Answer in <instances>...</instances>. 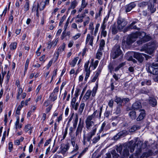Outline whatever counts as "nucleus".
Instances as JSON below:
<instances>
[{
    "mask_svg": "<svg viewBox=\"0 0 158 158\" xmlns=\"http://www.w3.org/2000/svg\"><path fill=\"white\" fill-rule=\"evenodd\" d=\"M102 110V107H100L99 111L95 110L92 114L87 116L85 121L87 130H90L91 127L94 125V121L96 118H101Z\"/></svg>",
    "mask_w": 158,
    "mask_h": 158,
    "instance_id": "1",
    "label": "nucleus"
},
{
    "mask_svg": "<svg viewBox=\"0 0 158 158\" xmlns=\"http://www.w3.org/2000/svg\"><path fill=\"white\" fill-rule=\"evenodd\" d=\"M79 103L77 102L76 103H75L73 104H71V105L72 107L75 110H77L78 107L79 106Z\"/></svg>",
    "mask_w": 158,
    "mask_h": 158,
    "instance_id": "45",
    "label": "nucleus"
},
{
    "mask_svg": "<svg viewBox=\"0 0 158 158\" xmlns=\"http://www.w3.org/2000/svg\"><path fill=\"white\" fill-rule=\"evenodd\" d=\"M78 121V116L77 115H76V117L75 118L74 122L73 123V127L74 128V129H75L77 126V122Z\"/></svg>",
    "mask_w": 158,
    "mask_h": 158,
    "instance_id": "44",
    "label": "nucleus"
},
{
    "mask_svg": "<svg viewBox=\"0 0 158 158\" xmlns=\"http://www.w3.org/2000/svg\"><path fill=\"white\" fill-rule=\"evenodd\" d=\"M129 115L131 118L132 119H135L136 117V113L135 111H132L129 113Z\"/></svg>",
    "mask_w": 158,
    "mask_h": 158,
    "instance_id": "37",
    "label": "nucleus"
},
{
    "mask_svg": "<svg viewBox=\"0 0 158 158\" xmlns=\"http://www.w3.org/2000/svg\"><path fill=\"white\" fill-rule=\"evenodd\" d=\"M111 153L113 157L114 158H117L119 156V155L116 153L114 150H112Z\"/></svg>",
    "mask_w": 158,
    "mask_h": 158,
    "instance_id": "47",
    "label": "nucleus"
},
{
    "mask_svg": "<svg viewBox=\"0 0 158 158\" xmlns=\"http://www.w3.org/2000/svg\"><path fill=\"white\" fill-rule=\"evenodd\" d=\"M150 104L153 107L157 105L156 100L154 98H150L149 100Z\"/></svg>",
    "mask_w": 158,
    "mask_h": 158,
    "instance_id": "30",
    "label": "nucleus"
},
{
    "mask_svg": "<svg viewBox=\"0 0 158 158\" xmlns=\"http://www.w3.org/2000/svg\"><path fill=\"white\" fill-rule=\"evenodd\" d=\"M116 98L114 100V101L116 102L117 104H119L120 105H121L123 102V99H121L119 97H118L117 96L116 97Z\"/></svg>",
    "mask_w": 158,
    "mask_h": 158,
    "instance_id": "42",
    "label": "nucleus"
},
{
    "mask_svg": "<svg viewBox=\"0 0 158 158\" xmlns=\"http://www.w3.org/2000/svg\"><path fill=\"white\" fill-rule=\"evenodd\" d=\"M89 61H88L86 62L84 65V70L86 72V73L90 74L91 71L90 70V65L89 67Z\"/></svg>",
    "mask_w": 158,
    "mask_h": 158,
    "instance_id": "22",
    "label": "nucleus"
},
{
    "mask_svg": "<svg viewBox=\"0 0 158 158\" xmlns=\"http://www.w3.org/2000/svg\"><path fill=\"white\" fill-rule=\"evenodd\" d=\"M59 88L57 87H56L53 90V92L51 94V96H53L55 94L57 95V93L59 91Z\"/></svg>",
    "mask_w": 158,
    "mask_h": 158,
    "instance_id": "48",
    "label": "nucleus"
},
{
    "mask_svg": "<svg viewBox=\"0 0 158 158\" xmlns=\"http://www.w3.org/2000/svg\"><path fill=\"white\" fill-rule=\"evenodd\" d=\"M81 34L80 33H77L75 35L73 36L72 38L74 40H76L80 37Z\"/></svg>",
    "mask_w": 158,
    "mask_h": 158,
    "instance_id": "50",
    "label": "nucleus"
},
{
    "mask_svg": "<svg viewBox=\"0 0 158 158\" xmlns=\"http://www.w3.org/2000/svg\"><path fill=\"white\" fill-rule=\"evenodd\" d=\"M106 123L105 122L103 123L102 124L100 130H99V132L101 133L102 132V131L103 130L104 128L106 125Z\"/></svg>",
    "mask_w": 158,
    "mask_h": 158,
    "instance_id": "57",
    "label": "nucleus"
},
{
    "mask_svg": "<svg viewBox=\"0 0 158 158\" xmlns=\"http://www.w3.org/2000/svg\"><path fill=\"white\" fill-rule=\"evenodd\" d=\"M123 132H120L118 133V134L114 137V139L115 140H117L118 138H120V136H122Z\"/></svg>",
    "mask_w": 158,
    "mask_h": 158,
    "instance_id": "53",
    "label": "nucleus"
},
{
    "mask_svg": "<svg viewBox=\"0 0 158 158\" xmlns=\"http://www.w3.org/2000/svg\"><path fill=\"white\" fill-rule=\"evenodd\" d=\"M71 143L73 147L74 150L76 151L78 149V146L77 144H75V142Z\"/></svg>",
    "mask_w": 158,
    "mask_h": 158,
    "instance_id": "56",
    "label": "nucleus"
},
{
    "mask_svg": "<svg viewBox=\"0 0 158 158\" xmlns=\"http://www.w3.org/2000/svg\"><path fill=\"white\" fill-rule=\"evenodd\" d=\"M58 41V39L56 38L53 40L52 42L49 41L48 43V46L47 47V48L50 49L52 46H55L56 45Z\"/></svg>",
    "mask_w": 158,
    "mask_h": 158,
    "instance_id": "17",
    "label": "nucleus"
},
{
    "mask_svg": "<svg viewBox=\"0 0 158 158\" xmlns=\"http://www.w3.org/2000/svg\"><path fill=\"white\" fill-rule=\"evenodd\" d=\"M33 127L30 124H28L25 126L24 127V131L26 132H28L29 134L32 132V131Z\"/></svg>",
    "mask_w": 158,
    "mask_h": 158,
    "instance_id": "24",
    "label": "nucleus"
},
{
    "mask_svg": "<svg viewBox=\"0 0 158 158\" xmlns=\"http://www.w3.org/2000/svg\"><path fill=\"white\" fill-rule=\"evenodd\" d=\"M142 56H144L147 60L149 59L150 57V56L147 55L143 53H140L138 52H135L134 54V57L137 59L140 62H142L144 59V57Z\"/></svg>",
    "mask_w": 158,
    "mask_h": 158,
    "instance_id": "6",
    "label": "nucleus"
},
{
    "mask_svg": "<svg viewBox=\"0 0 158 158\" xmlns=\"http://www.w3.org/2000/svg\"><path fill=\"white\" fill-rule=\"evenodd\" d=\"M151 37L148 35L146 34V33L143 31L140 32L139 36L140 40L137 41V44L140 45L150 41L151 40Z\"/></svg>",
    "mask_w": 158,
    "mask_h": 158,
    "instance_id": "3",
    "label": "nucleus"
},
{
    "mask_svg": "<svg viewBox=\"0 0 158 158\" xmlns=\"http://www.w3.org/2000/svg\"><path fill=\"white\" fill-rule=\"evenodd\" d=\"M94 59H91V62L90 64V67L93 66L94 68L93 70L95 69L97 67L98 63V60H95L94 62Z\"/></svg>",
    "mask_w": 158,
    "mask_h": 158,
    "instance_id": "29",
    "label": "nucleus"
},
{
    "mask_svg": "<svg viewBox=\"0 0 158 158\" xmlns=\"http://www.w3.org/2000/svg\"><path fill=\"white\" fill-rule=\"evenodd\" d=\"M141 152V149H139L138 151H136L135 154V157H134L133 155H131L129 158H137L138 156Z\"/></svg>",
    "mask_w": 158,
    "mask_h": 158,
    "instance_id": "43",
    "label": "nucleus"
},
{
    "mask_svg": "<svg viewBox=\"0 0 158 158\" xmlns=\"http://www.w3.org/2000/svg\"><path fill=\"white\" fill-rule=\"evenodd\" d=\"M118 28L117 29L115 24H114L112 26L111 31L113 34H115L118 32Z\"/></svg>",
    "mask_w": 158,
    "mask_h": 158,
    "instance_id": "34",
    "label": "nucleus"
},
{
    "mask_svg": "<svg viewBox=\"0 0 158 158\" xmlns=\"http://www.w3.org/2000/svg\"><path fill=\"white\" fill-rule=\"evenodd\" d=\"M17 43L16 42L11 43L10 44V49L15 50L17 47Z\"/></svg>",
    "mask_w": 158,
    "mask_h": 158,
    "instance_id": "49",
    "label": "nucleus"
},
{
    "mask_svg": "<svg viewBox=\"0 0 158 158\" xmlns=\"http://www.w3.org/2000/svg\"><path fill=\"white\" fill-rule=\"evenodd\" d=\"M69 148V144L68 143L66 144H63L61 145L59 150L57 152V153H61L63 155H64Z\"/></svg>",
    "mask_w": 158,
    "mask_h": 158,
    "instance_id": "7",
    "label": "nucleus"
},
{
    "mask_svg": "<svg viewBox=\"0 0 158 158\" xmlns=\"http://www.w3.org/2000/svg\"><path fill=\"white\" fill-rule=\"evenodd\" d=\"M139 110L141 112L136 119L138 121H139L143 119L146 116L145 112L144 110L140 109Z\"/></svg>",
    "mask_w": 158,
    "mask_h": 158,
    "instance_id": "15",
    "label": "nucleus"
},
{
    "mask_svg": "<svg viewBox=\"0 0 158 158\" xmlns=\"http://www.w3.org/2000/svg\"><path fill=\"white\" fill-rule=\"evenodd\" d=\"M122 52L120 49V46L118 45H115L113 47L112 51V57L113 59H115L121 55Z\"/></svg>",
    "mask_w": 158,
    "mask_h": 158,
    "instance_id": "4",
    "label": "nucleus"
},
{
    "mask_svg": "<svg viewBox=\"0 0 158 158\" xmlns=\"http://www.w3.org/2000/svg\"><path fill=\"white\" fill-rule=\"evenodd\" d=\"M24 106V101H21V105H19L18 106V107L17 109V110H20L22 108V107L23 106Z\"/></svg>",
    "mask_w": 158,
    "mask_h": 158,
    "instance_id": "55",
    "label": "nucleus"
},
{
    "mask_svg": "<svg viewBox=\"0 0 158 158\" xmlns=\"http://www.w3.org/2000/svg\"><path fill=\"white\" fill-rule=\"evenodd\" d=\"M137 23L136 21H134L132 22L128 27V28L130 29H138L136 25L135 24Z\"/></svg>",
    "mask_w": 158,
    "mask_h": 158,
    "instance_id": "33",
    "label": "nucleus"
},
{
    "mask_svg": "<svg viewBox=\"0 0 158 158\" xmlns=\"http://www.w3.org/2000/svg\"><path fill=\"white\" fill-rule=\"evenodd\" d=\"M151 84V81L150 80H144L141 82L142 86L144 85H150Z\"/></svg>",
    "mask_w": 158,
    "mask_h": 158,
    "instance_id": "41",
    "label": "nucleus"
},
{
    "mask_svg": "<svg viewBox=\"0 0 158 158\" xmlns=\"http://www.w3.org/2000/svg\"><path fill=\"white\" fill-rule=\"evenodd\" d=\"M89 29L91 31V32H92V30H94V24L93 22H91L89 25Z\"/></svg>",
    "mask_w": 158,
    "mask_h": 158,
    "instance_id": "52",
    "label": "nucleus"
},
{
    "mask_svg": "<svg viewBox=\"0 0 158 158\" xmlns=\"http://www.w3.org/2000/svg\"><path fill=\"white\" fill-rule=\"evenodd\" d=\"M94 39V36L91 35L89 33L87 34L86 38V44H88L93 46Z\"/></svg>",
    "mask_w": 158,
    "mask_h": 158,
    "instance_id": "10",
    "label": "nucleus"
},
{
    "mask_svg": "<svg viewBox=\"0 0 158 158\" xmlns=\"http://www.w3.org/2000/svg\"><path fill=\"white\" fill-rule=\"evenodd\" d=\"M88 3L86 2L85 0H82L81 4V6L84 7L85 8L86 7Z\"/></svg>",
    "mask_w": 158,
    "mask_h": 158,
    "instance_id": "60",
    "label": "nucleus"
},
{
    "mask_svg": "<svg viewBox=\"0 0 158 158\" xmlns=\"http://www.w3.org/2000/svg\"><path fill=\"white\" fill-rule=\"evenodd\" d=\"M140 128V127L138 125H134L131 127L129 129V131L130 132H133L136 130L139 129Z\"/></svg>",
    "mask_w": 158,
    "mask_h": 158,
    "instance_id": "32",
    "label": "nucleus"
},
{
    "mask_svg": "<svg viewBox=\"0 0 158 158\" xmlns=\"http://www.w3.org/2000/svg\"><path fill=\"white\" fill-rule=\"evenodd\" d=\"M151 69H152V71L151 72V73L157 75L156 77V80L157 81H158V68H153L152 67H150L149 68V69L150 71H151Z\"/></svg>",
    "mask_w": 158,
    "mask_h": 158,
    "instance_id": "26",
    "label": "nucleus"
},
{
    "mask_svg": "<svg viewBox=\"0 0 158 158\" xmlns=\"http://www.w3.org/2000/svg\"><path fill=\"white\" fill-rule=\"evenodd\" d=\"M46 5H48V4H46L45 2L44 4H41V7H40V6L39 4V3H37V8L36 9V15L38 17L39 15V9L40 8V10H42L44 9L45 8Z\"/></svg>",
    "mask_w": 158,
    "mask_h": 158,
    "instance_id": "20",
    "label": "nucleus"
},
{
    "mask_svg": "<svg viewBox=\"0 0 158 158\" xmlns=\"http://www.w3.org/2000/svg\"><path fill=\"white\" fill-rule=\"evenodd\" d=\"M67 130H68V127H66L64 130V131L63 132V139H62V140L63 139H64L66 136V135L67 134Z\"/></svg>",
    "mask_w": 158,
    "mask_h": 158,
    "instance_id": "58",
    "label": "nucleus"
},
{
    "mask_svg": "<svg viewBox=\"0 0 158 158\" xmlns=\"http://www.w3.org/2000/svg\"><path fill=\"white\" fill-rule=\"evenodd\" d=\"M112 76L116 81H118L120 78L121 75L118 74H116L115 73H112Z\"/></svg>",
    "mask_w": 158,
    "mask_h": 158,
    "instance_id": "39",
    "label": "nucleus"
},
{
    "mask_svg": "<svg viewBox=\"0 0 158 158\" xmlns=\"http://www.w3.org/2000/svg\"><path fill=\"white\" fill-rule=\"evenodd\" d=\"M78 59L79 57H77L73 59L72 61L70 63V64L71 67H74L75 66Z\"/></svg>",
    "mask_w": 158,
    "mask_h": 158,
    "instance_id": "36",
    "label": "nucleus"
},
{
    "mask_svg": "<svg viewBox=\"0 0 158 158\" xmlns=\"http://www.w3.org/2000/svg\"><path fill=\"white\" fill-rule=\"evenodd\" d=\"M98 88V85H96V86L94 87L92 91L90 89L88 90L84 95L83 98L86 100H87L89 98L92 94V97H94L96 95Z\"/></svg>",
    "mask_w": 158,
    "mask_h": 158,
    "instance_id": "5",
    "label": "nucleus"
},
{
    "mask_svg": "<svg viewBox=\"0 0 158 158\" xmlns=\"http://www.w3.org/2000/svg\"><path fill=\"white\" fill-rule=\"evenodd\" d=\"M140 35V31H136L129 35L127 40L126 43L127 44L130 45L135 41L138 37H139Z\"/></svg>",
    "mask_w": 158,
    "mask_h": 158,
    "instance_id": "2",
    "label": "nucleus"
},
{
    "mask_svg": "<svg viewBox=\"0 0 158 158\" xmlns=\"http://www.w3.org/2000/svg\"><path fill=\"white\" fill-rule=\"evenodd\" d=\"M148 48L150 49L151 51L149 52H148L149 54H151L153 53L154 50L155 49V46H152V47H149Z\"/></svg>",
    "mask_w": 158,
    "mask_h": 158,
    "instance_id": "63",
    "label": "nucleus"
},
{
    "mask_svg": "<svg viewBox=\"0 0 158 158\" xmlns=\"http://www.w3.org/2000/svg\"><path fill=\"white\" fill-rule=\"evenodd\" d=\"M111 15L112 14H111L110 13V11L108 12L107 15L106 16L105 18L104 19V20H103L102 24H103L104 25H106V23L109 17L110 16H111Z\"/></svg>",
    "mask_w": 158,
    "mask_h": 158,
    "instance_id": "31",
    "label": "nucleus"
},
{
    "mask_svg": "<svg viewBox=\"0 0 158 158\" xmlns=\"http://www.w3.org/2000/svg\"><path fill=\"white\" fill-rule=\"evenodd\" d=\"M102 10V8L101 7L99 10L98 12L96 13L95 14V19H97L101 15V12Z\"/></svg>",
    "mask_w": 158,
    "mask_h": 158,
    "instance_id": "40",
    "label": "nucleus"
},
{
    "mask_svg": "<svg viewBox=\"0 0 158 158\" xmlns=\"http://www.w3.org/2000/svg\"><path fill=\"white\" fill-rule=\"evenodd\" d=\"M29 2H26L24 5L25 9L26 11H27L29 10Z\"/></svg>",
    "mask_w": 158,
    "mask_h": 158,
    "instance_id": "61",
    "label": "nucleus"
},
{
    "mask_svg": "<svg viewBox=\"0 0 158 158\" xmlns=\"http://www.w3.org/2000/svg\"><path fill=\"white\" fill-rule=\"evenodd\" d=\"M136 6V4L134 2H132L125 6V8L126 12H128L130 11L133 8Z\"/></svg>",
    "mask_w": 158,
    "mask_h": 158,
    "instance_id": "14",
    "label": "nucleus"
},
{
    "mask_svg": "<svg viewBox=\"0 0 158 158\" xmlns=\"http://www.w3.org/2000/svg\"><path fill=\"white\" fill-rule=\"evenodd\" d=\"M19 118L18 116L16 117V121L15 123V128L16 130L17 129H20L22 128L23 124L21 123L19 124Z\"/></svg>",
    "mask_w": 158,
    "mask_h": 158,
    "instance_id": "27",
    "label": "nucleus"
},
{
    "mask_svg": "<svg viewBox=\"0 0 158 158\" xmlns=\"http://www.w3.org/2000/svg\"><path fill=\"white\" fill-rule=\"evenodd\" d=\"M97 128V125H94L92 130L87 134V136H86V137L91 140V139L92 138L93 136L95 135Z\"/></svg>",
    "mask_w": 158,
    "mask_h": 158,
    "instance_id": "9",
    "label": "nucleus"
},
{
    "mask_svg": "<svg viewBox=\"0 0 158 158\" xmlns=\"http://www.w3.org/2000/svg\"><path fill=\"white\" fill-rule=\"evenodd\" d=\"M29 62V59H27L26 60V63L25 64V70H24L25 72L27 71V69Z\"/></svg>",
    "mask_w": 158,
    "mask_h": 158,
    "instance_id": "54",
    "label": "nucleus"
},
{
    "mask_svg": "<svg viewBox=\"0 0 158 158\" xmlns=\"http://www.w3.org/2000/svg\"><path fill=\"white\" fill-rule=\"evenodd\" d=\"M124 147H126L123 146L122 145H117L116 150L121 155H122L121 151L122 150H123Z\"/></svg>",
    "mask_w": 158,
    "mask_h": 158,
    "instance_id": "35",
    "label": "nucleus"
},
{
    "mask_svg": "<svg viewBox=\"0 0 158 158\" xmlns=\"http://www.w3.org/2000/svg\"><path fill=\"white\" fill-rule=\"evenodd\" d=\"M65 45V44L64 43H63L62 45L60 46L58 49L56 54H55L56 55V57L57 58H58L59 55L64 51Z\"/></svg>",
    "mask_w": 158,
    "mask_h": 158,
    "instance_id": "13",
    "label": "nucleus"
},
{
    "mask_svg": "<svg viewBox=\"0 0 158 158\" xmlns=\"http://www.w3.org/2000/svg\"><path fill=\"white\" fill-rule=\"evenodd\" d=\"M106 27V25L101 24L100 27L101 36H103L104 37H106L107 35V31L106 30H105Z\"/></svg>",
    "mask_w": 158,
    "mask_h": 158,
    "instance_id": "21",
    "label": "nucleus"
},
{
    "mask_svg": "<svg viewBox=\"0 0 158 158\" xmlns=\"http://www.w3.org/2000/svg\"><path fill=\"white\" fill-rule=\"evenodd\" d=\"M105 45V41L104 40H101L99 48L100 51H102Z\"/></svg>",
    "mask_w": 158,
    "mask_h": 158,
    "instance_id": "38",
    "label": "nucleus"
},
{
    "mask_svg": "<svg viewBox=\"0 0 158 158\" xmlns=\"http://www.w3.org/2000/svg\"><path fill=\"white\" fill-rule=\"evenodd\" d=\"M118 28V30H122L127 24V23L123 19L119 18L117 21Z\"/></svg>",
    "mask_w": 158,
    "mask_h": 158,
    "instance_id": "8",
    "label": "nucleus"
},
{
    "mask_svg": "<svg viewBox=\"0 0 158 158\" xmlns=\"http://www.w3.org/2000/svg\"><path fill=\"white\" fill-rule=\"evenodd\" d=\"M150 156V155L149 153L148 152H144L143 154L142 155L140 158H143L144 157H146L147 158L149 157Z\"/></svg>",
    "mask_w": 158,
    "mask_h": 158,
    "instance_id": "64",
    "label": "nucleus"
},
{
    "mask_svg": "<svg viewBox=\"0 0 158 158\" xmlns=\"http://www.w3.org/2000/svg\"><path fill=\"white\" fill-rule=\"evenodd\" d=\"M149 4L148 6V10L151 14L154 13L156 10V8L154 7L152 0H149Z\"/></svg>",
    "mask_w": 158,
    "mask_h": 158,
    "instance_id": "11",
    "label": "nucleus"
},
{
    "mask_svg": "<svg viewBox=\"0 0 158 158\" xmlns=\"http://www.w3.org/2000/svg\"><path fill=\"white\" fill-rule=\"evenodd\" d=\"M81 118L80 120V121L76 132V136L81 134L84 127L83 124V123H81Z\"/></svg>",
    "mask_w": 158,
    "mask_h": 158,
    "instance_id": "12",
    "label": "nucleus"
},
{
    "mask_svg": "<svg viewBox=\"0 0 158 158\" xmlns=\"http://www.w3.org/2000/svg\"><path fill=\"white\" fill-rule=\"evenodd\" d=\"M78 2L76 0H74L71 3L69 7V10L71 9H74L77 6Z\"/></svg>",
    "mask_w": 158,
    "mask_h": 158,
    "instance_id": "28",
    "label": "nucleus"
},
{
    "mask_svg": "<svg viewBox=\"0 0 158 158\" xmlns=\"http://www.w3.org/2000/svg\"><path fill=\"white\" fill-rule=\"evenodd\" d=\"M142 107L141 103L138 101L136 102L132 105V108L135 110H137Z\"/></svg>",
    "mask_w": 158,
    "mask_h": 158,
    "instance_id": "16",
    "label": "nucleus"
},
{
    "mask_svg": "<svg viewBox=\"0 0 158 158\" xmlns=\"http://www.w3.org/2000/svg\"><path fill=\"white\" fill-rule=\"evenodd\" d=\"M100 137L99 135H98L94 137L92 140V142L94 143H95L97 142L100 139Z\"/></svg>",
    "mask_w": 158,
    "mask_h": 158,
    "instance_id": "46",
    "label": "nucleus"
},
{
    "mask_svg": "<svg viewBox=\"0 0 158 158\" xmlns=\"http://www.w3.org/2000/svg\"><path fill=\"white\" fill-rule=\"evenodd\" d=\"M84 17V16L83 15H82V16L81 17V18H79L77 19L76 20V22L77 23H81L83 21V18Z\"/></svg>",
    "mask_w": 158,
    "mask_h": 158,
    "instance_id": "59",
    "label": "nucleus"
},
{
    "mask_svg": "<svg viewBox=\"0 0 158 158\" xmlns=\"http://www.w3.org/2000/svg\"><path fill=\"white\" fill-rule=\"evenodd\" d=\"M108 67L110 72L111 73H112L114 71V67L112 64H110L108 66Z\"/></svg>",
    "mask_w": 158,
    "mask_h": 158,
    "instance_id": "62",
    "label": "nucleus"
},
{
    "mask_svg": "<svg viewBox=\"0 0 158 158\" xmlns=\"http://www.w3.org/2000/svg\"><path fill=\"white\" fill-rule=\"evenodd\" d=\"M100 26V24L97 23L95 29L92 30V32H91V31H90V34L91 35L94 36V37H96L98 33V28Z\"/></svg>",
    "mask_w": 158,
    "mask_h": 158,
    "instance_id": "18",
    "label": "nucleus"
},
{
    "mask_svg": "<svg viewBox=\"0 0 158 158\" xmlns=\"http://www.w3.org/2000/svg\"><path fill=\"white\" fill-rule=\"evenodd\" d=\"M85 107V104L82 102L81 103L78 109V114L79 115L81 114Z\"/></svg>",
    "mask_w": 158,
    "mask_h": 158,
    "instance_id": "25",
    "label": "nucleus"
},
{
    "mask_svg": "<svg viewBox=\"0 0 158 158\" xmlns=\"http://www.w3.org/2000/svg\"><path fill=\"white\" fill-rule=\"evenodd\" d=\"M100 51L99 49L96 54V58L99 60L100 59V57L102 55V52Z\"/></svg>",
    "mask_w": 158,
    "mask_h": 158,
    "instance_id": "51",
    "label": "nucleus"
},
{
    "mask_svg": "<svg viewBox=\"0 0 158 158\" xmlns=\"http://www.w3.org/2000/svg\"><path fill=\"white\" fill-rule=\"evenodd\" d=\"M121 155V158H124L125 157H127L129 155V152L127 147H124L123 150L122 154Z\"/></svg>",
    "mask_w": 158,
    "mask_h": 158,
    "instance_id": "23",
    "label": "nucleus"
},
{
    "mask_svg": "<svg viewBox=\"0 0 158 158\" xmlns=\"http://www.w3.org/2000/svg\"><path fill=\"white\" fill-rule=\"evenodd\" d=\"M82 142L84 145L86 147H89L91 144V140L85 136V135H83Z\"/></svg>",
    "mask_w": 158,
    "mask_h": 158,
    "instance_id": "19",
    "label": "nucleus"
}]
</instances>
